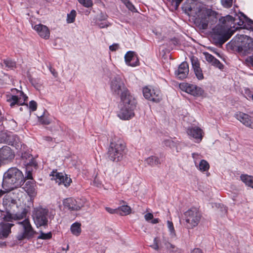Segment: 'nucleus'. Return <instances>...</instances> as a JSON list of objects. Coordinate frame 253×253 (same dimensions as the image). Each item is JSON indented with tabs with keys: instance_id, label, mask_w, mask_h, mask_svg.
Segmentation results:
<instances>
[{
	"instance_id": "nucleus-15",
	"label": "nucleus",
	"mask_w": 253,
	"mask_h": 253,
	"mask_svg": "<svg viewBox=\"0 0 253 253\" xmlns=\"http://www.w3.org/2000/svg\"><path fill=\"white\" fill-rule=\"evenodd\" d=\"M179 87L181 90L194 96H201L204 92L203 90L201 87L194 84L183 83L180 84Z\"/></svg>"
},
{
	"instance_id": "nucleus-16",
	"label": "nucleus",
	"mask_w": 253,
	"mask_h": 253,
	"mask_svg": "<svg viewBox=\"0 0 253 253\" xmlns=\"http://www.w3.org/2000/svg\"><path fill=\"white\" fill-rule=\"evenodd\" d=\"M10 191H6L5 190H0V198L5 194L3 198L2 204L4 207L6 209L8 208H11L15 206L16 204V200H15L12 196L14 195L13 193H10Z\"/></svg>"
},
{
	"instance_id": "nucleus-35",
	"label": "nucleus",
	"mask_w": 253,
	"mask_h": 253,
	"mask_svg": "<svg viewBox=\"0 0 253 253\" xmlns=\"http://www.w3.org/2000/svg\"><path fill=\"white\" fill-rule=\"evenodd\" d=\"M167 225H168V227L169 228V231L170 232V233H169L170 236L172 238L175 237L176 236V233H175V231L172 222L169 220L167 221Z\"/></svg>"
},
{
	"instance_id": "nucleus-9",
	"label": "nucleus",
	"mask_w": 253,
	"mask_h": 253,
	"mask_svg": "<svg viewBox=\"0 0 253 253\" xmlns=\"http://www.w3.org/2000/svg\"><path fill=\"white\" fill-rule=\"evenodd\" d=\"M11 92L13 95H7V101L9 103L11 107H13L15 105L20 106L25 104V101H27L28 97L23 91L12 88Z\"/></svg>"
},
{
	"instance_id": "nucleus-5",
	"label": "nucleus",
	"mask_w": 253,
	"mask_h": 253,
	"mask_svg": "<svg viewBox=\"0 0 253 253\" xmlns=\"http://www.w3.org/2000/svg\"><path fill=\"white\" fill-rule=\"evenodd\" d=\"M110 89L114 95H119L121 100H126V89L124 81L120 77L112 78L110 83Z\"/></svg>"
},
{
	"instance_id": "nucleus-58",
	"label": "nucleus",
	"mask_w": 253,
	"mask_h": 253,
	"mask_svg": "<svg viewBox=\"0 0 253 253\" xmlns=\"http://www.w3.org/2000/svg\"><path fill=\"white\" fill-rule=\"evenodd\" d=\"M98 25H99V27L101 28H103L107 26L106 24H104L103 23H100V24H99Z\"/></svg>"
},
{
	"instance_id": "nucleus-56",
	"label": "nucleus",
	"mask_w": 253,
	"mask_h": 253,
	"mask_svg": "<svg viewBox=\"0 0 253 253\" xmlns=\"http://www.w3.org/2000/svg\"><path fill=\"white\" fill-rule=\"evenodd\" d=\"M248 61L253 66V55L250 56L248 59Z\"/></svg>"
},
{
	"instance_id": "nucleus-41",
	"label": "nucleus",
	"mask_w": 253,
	"mask_h": 253,
	"mask_svg": "<svg viewBox=\"0 0 253 253\" xmlns=\"http://www.w3.org/2000/svg\"><path fill=\"white\" fill-rule=\"evenodd\" d=\"M204 55H205V57L206 60L209 63H212L213 60L215 58H214V56H213L211 54L208 53V52H204Z\"/></svg>"
},
{
	"instance_id": "nucleus-23",
	"label": "nucleus",
	"mask_w": 253,
	"mask_h": 253,
	"mask_svg": "<svg viewBox=\"0 0 253 253\" xmlns=\"http://www.w3.org/2000/svg\"><path fill=\"white\" fill-rule=\"evenodd\" d=\"M27 212V211L26 209H23L21 212H17L13 215L7 213L6 215H4L3 218L4 220L7 221H11L12 219L20 220L26 217Z\"/></svg>"
},
{
	"instance_id": "nucleus-24",
	"label": "nucleus",
	"mask_w": 253,
	"mask_h": 253,
	"mask_svg": "<svg viewBox=\"0 0 253 253\" xmlns=\"http://www.w3.org/2000/svg\"><path fill=\"white\" fill-rule=\"evenodd\" d=\"M12 224L2 222L0 224V239L6 238L10 232Z\"/></svg>"
},
{
	"instance_id": "nucleus-45",
	"label": "nucleus",
	"mask_w": 253,
	"mask_h": 253,
	"mask_svg": "<svg viewBox=\"0 0 253 253\" xmlns=\"http://www.w3.org/2000/svg\"><path fill=\"white\" fill-rule=\"evenodd\" d=\"M159 242L158 238H155L154 240V244L151 246V247L155 250H158L159 249Z\"/></svg>"
},
{
	"instance_id": "nucleus-42",
	"label": "nucleus",
	"mask_w": 253,
	"mask_h": 253,
	"mask_svg": "<svg viewBox=\"0 0 253 253\" xmlns=\"http://www.w3.org/2000/svg\"><path fill=\"white\" fill-rule=\"evenodd\" d=\"M222 5L225 7H230L232 6L233 0H221Z\"/></svg>"
},
{
	"instance_id": "nucleus-40",
	"label": "nucleus",
	"mask_w": 253,
	"mask_h": 253,
	"mask_svg": "<svg viewBox=\"0 0 253 253\" xmlns=\"http://www.w3.org/2000/svg\"><path fill=\"white\" fill-rule=\"evenodd\" d=\"M163 144L165 146L169 147L170 148L173 147L175 145V143L170 139L164 140L163 141Z\"/></svg>"
},
{
	"instance_id": "nucleus-6",
	"label": "nucleus",
	"mask_w": 253,
	"mask_h": 253,
	"mask_svg": "<svg viewBox=\"0 0 253 253\" xmlns=\"http://www.w3.org/2000/svg\"><path fill=\"white\" fill-rule=\"evenodd\" d=\"M48 210L47 209L39 207L34 209L33 219L37 228L45 227L48 223Z\"/></svg>"
},
{
	"instance_id": "nucleus-60",
	"label": "nucleus",
	"mask_w": 253,
	"mask_h": 253,
	"mask_svg": "<svg viewBox=\"0 0 253 253\" xmlns=\"http://www.w3.org/2000/svg\"><path fill=\"white\" fill-rule=\"evenodd\" d=\"M4 85L3 81L0 79V86L1 87Z\"/></svg>"
},
{
	"instance_id": "nucleus-10",
	"label": "nucleus",
	"mask_w": 253,
	"mask_h": 253,
	"mask_svg": "<svg viewBox=\"0 0 253 253\" xmlns=\"http://www.w3.org/2000/svg\"><path fill=\"white\" fill-rule=\"evenodd\" d=\"M86 204L85 199H75L72 198H69L63 201V205L64 208L70 211H78L83 207H84Z\"/></svg>"
},
{
	"instance_id": "nucleus-13",
	"label": "nucleus",
	"mask_w": 253,
	"mask_h": 253,
	"mask_svg": "<svg viewBox=\"0 0 253 253\" xmlns=\"http://www.w3.org/2000/svg\"><path fill=\"white\" fill-rule=\"evenodd\" d=\"M50 175L52 176L51 179H54L58 185L63 184L66 187L69 186L72 182L70 177L62 172H57L53 171Z\"/></svg>"
},
{
	"instance_id": "nucleus-1",
	"label": "nucleus",
	"mask_w": 253,
	"mask_h": 253,
	"mask_svg": "<svg viewBox=\"0 0 253 253\" xmlns=\"http://www.w3.org/2000/svg\"><path fill=\"white\" fill-rule=\"evenodd\" d=\"M182 8L189 15L195 17V23L200 29H207L215 23L218 19V13L197 0H187Z\"/></svg>"
},
{
	"instance_id": "nucleus-27",
	"label": "nucleus",
	"mask_w": 253,
	"mask_h": 253,
	"mask_svg": "<svg viewBox=\"0 0 253 253\" xmlns=\"http://www.w3.org/2000/svg\"><path fill=\"white\" fill-rule=\"evenodd\" d=\"M139 65V60L137 54L134 51H127V65L135 67Z\"/></svg>"
},
{
	"instance_id": "nucleus-29",
	"label": "nucleus",
	"mask_w": 253,
	"mask_h": 253,
	"mask_svg": "<svg viewBox=\"0 0 253 253\" xmlns=\"http://www.w3.org/2000/svg\"><path fill=\"white\" fill-rule=\"evenodd\" d=\"M105 209L109 213L111 214L117 213L122 216L126 215V205H125L115 209L109 207H106Z\"/></svg>"
},
{
	"instance_id": "nucleus-32",
	"label": "nucleus",
	"mask_w": 253,
	"mask_h": 253,
	"mask_svg": "<svg viewBox=\"0 0 253 253\" xmlns=\"http://www.w3.org/2000/svg\"><path fill=\"white\" fill-rule=\"evenodd\" d=\"M198 169L201 171H208L210 168V165L208 162L205 160H201L200 163L196 166Z\"/></svg>"
},
{
	"instance_id": "nucleus-12",
	"label": "nucleus",
	"mask_w": 253,
	"mask_h": 253,
	"mask_svg": "<svg viewBox=\"0 0 253 253\" xmlns=\"http://www.w3.org/2000/svg\"><path fill=\"white\" fill-rule=\"evenodd\" d=\"M238 42L240 43L239 49L245 52H249L253 49V40L251 37L241 35L238 36Z\"/></svg>"
},
{
	"instance_id": "nucleus-11",
	"label": "nucleus",
	"mask_w": 253,
	"mask_h": 253,
	"mask_svg": "<svg viewBox=\"0 0 253 253\" xmlns=\"http://www.w3.org/2000/svg\"><path fill=\"white\" fill-rule=\"evenodd\" d=\"M143 94L146 99L154 102H159L162 99L160 90L150 86L144 87Z\"/></svg>"
},
{
	"instance_id": "nucleus-51",
	"label": "nucleus",
	"mask_w": 253,
	"mask_h": 253,
	"mask_svg": "<svg viewBox=\"0 0 253 253\" xmlns=\"http://www.w3.org/2000/svg\"><path fill=\"white\" fill-rule=\"evenodd\" d=\"M199 155L197 153H193L192 154V157L194 160V163L196 166H197V160H198Z\"/></svg>"
},
{
	"instance_id": "nucleus-26",
	"label": "nucleus",
	"mask_w": 253,
	"mask_h": 253,
	"mask_svg": "<svg viewBox=\"0 0 253 253\" xmlns=\"http://www.w3.org/2000/svg\"><path fill=\"white\" fill-rule=\"evenodd\" d=\"M3 141L9 145H12L16 147H18L21 142L18 136L14 134L7 135L6 138L3 140Z\"/></svg>"
},
{
	"instance_id": "nucleus-3",
	"label": "nucleus",
	"mask_w": 253,
	"mask_h": 253,
	"mask_svg": "<svg viewBox=\"0 0 253 253\" xmlns=\"http://www.w3.org/2000/svg\"><path fill=\"white\" fill-rule=\"evenodd\" d=\"M25 181L23 173L16 168L9 169L3 174L2 186L6 191L21 187Z\"/></svg>"
},
{
	"instance_id": "nucleus-17",
	"label": "nucleus",
	"mask_w": 253,
	"mask_h": 253,
	"mask_svg": "<svg viewBox=\"0 0 253 253\" xmlns=\"http://www.w3.org/2000/svg\"><path fill=\"white\" fill-rule=\"evenodd\" d=\"M187 134L190 137L195 139L196 142H200L202 140L204 131L198 126H192L187 129Z\"/></svg>"
},
{
	"instance_id": "nucleus-57",
	"label": "nucleus",
	"mask_w": 253,
	"mask_h": 253,
	"mask_svg": "<svg viewBox=\"0 0 253 253\" xmlns=\"http://www.w3.org/2000/svg\"><path fill=\"white\" fill-rule=\"evenodd\" d=\"M44 139L47 141H51L52 140V138L49 136L45 137Z\"/></svg>"
},
{
	"instance_id": "nucleus-47",
	"label": "nucleus",
	"mask_w": 253,
	"mask_h": 253,
	"mask_svg": "<svg viewBox=\"0 0 253 253\" xmlns=\"http://www.w3.org/2000/svg\"><path fill=\"white\" fill-rule=\"evenodd\" d=\"M144 218L146 221H149L153 218V215L151 213H147L145 214Z\"/></svg>"
},
{
	"instance_id": "nucleus-8",
	"label": "nucleus",
	"mask_w": 253,
	"mask_h": 253,
	"mask_svg": "<svg viewBox=\"0 0 253 253\" xmlns=\"http://www.w3.org/2000/svg\"><path fill=\"white\" fill-rule=\"evenodd\" d=\"M18 223L21 226L23 231L17 236V239L18 240H22L24 239H30L37 233L28 219H25L22 221L18 222Z\"/></svg>"
},
{
	"instance_id": "nucleus-18",
	"label": "nucleus",
	"mask_w": 253,
	"mask_h": 253,
	"mask_svg": "<svg viewBox=\"0 0 253 253\" xmlns=\"http://www.w3.org/2000/svg\"><path fill=\"white\" fill-rule=\"evenodd\" d=\"M236 118L248 127L253 128V117L243 112L235 114Z\"/></svg>"
},
{
	"instance_id": "nucleus-59",
	"label": "nucleus",
	"mask_w": 253,
	"mask_h": 253,
	"mask_svg": "<svg viewBox=\"0 0 253 253\" xmlns=\"http://www.w3.org/2000/svg\"><path fill=\"white\" fill-rule=\"evenodd\" d=\"M130 213H131V208L127 206V214H130Z\"/></svg>"
},
{
	"instance_id": "nucleus-49",
	"label": "nucleus",
	"mask_w": 253,
	"mask_h": 253,
	"mask_svg": "<svg viewBox=\"0 0 253 253\" xmlns=\"http://www.w3.org/2000/svg\"><path fill=\"white\" fill-rule=\"evenodd\" d=\"M127 9H128L129 10L132 11V12H136L137 11L135 9V8L134 6L129 1H127Z\"/></svg>"
},
{
	"instance_id": "nucleus-25",
	"label": "nucleus",
	"mask_w": 253,
	"mask_h": 253,
	"mask_svg": "<svg viewBox=\"0 0 253 253\" xmlns=\"http://www.w3.org/2000/svg\"><path fill=\"white\" fill-rule=\"evenodd\" d=\"M24 188L30 197H35L36 196V184L34 181H28L26 182Z\"/></svg>"
},
{
	"instance_id": "nucleus-53",
	"label": "nucleus",
	"mask_w": 253,
	"mask_h": 253,
	"mask_svg": "<svg viewBox=\"0 0 253 253\" xmlns=\"http://www.w3.org/2000/svg\"><path fill=\"white\" fill-rule=\"evenodd\" d=\"M173 2H175V6L176 8H177L180 3L182 2L183 0H172Z\"/></svg>"
},
{
	"instance_id": "nucleus-61",
	"label": "nucleus",
	"mask_w": 253,
	"mask_h": 253,
	"mask_svg": "<svg viewBox=\"0 0 253 253\" xmlns=\"http://www.w3.org/2000/svg\"><path fill=\"white\" fill-rule=\"evenodd\" d=\"M126 58H127L126 53L124 55V59H125V61L126 62Z\"/></svg>"
},
{
	"instance_id": "nucleus-48",
	"label": "nucleus",
	"mask_w": 253,
	"mask_h": 253,
	"mask_svg": "<svg viewBox=\"0 0 253 253\" xmlns=\"http://www.w3.org/2000/svg\"><path fill=\"white\" fill-rule=\"evenodd\" d=\"M219 207H220V211L221 212V215H224L227 211L226 207H224L223 205L221 206L219 205Z\"/></svg>"
},
{
	"instance_id": "nucleus-14",
	"label": "nucleus",
	"mask_w": 253,
	"mask_h": 253,
	"mask_svg": "<svg viewBox=\"0 0 253 253\" xmlns=\"http://www.w3.org/2000/svg\"><path fill=\"white\" fill-rule=\"evenodd\" d=\"M14 152L7 146L0 148V165L1 163H7L14 158Z\"/></svg>"
},
{
	"instance_id": "nucleus-33",
	"label": "nucleus",
	"mask_w": 253,
	"mask_h": 253,
	"mask_svg": "<svg viewBox=\"0 0 253 253\" xmlns=\"http://www.w3.org/2000/svg\"><path fill=\"white\" fill-rule=\"evenodd\" d=\"M2 66L7 69H14L16 68V63L9 59L4 60Z\"/></svg>"
},
{
	"instance_id": "nucleus-22",
	"label": "nucleus",
	"mask_w": 253,
	"mask_h": 253,
	"mask_svg": "<svg viewBox=\"0 0 253 253\" xmlns=\"http://www.w3.org/2000/svg\"><path fill=\"white\" fill-rule=\"evenodd\" d=\"M33 29L36 31L41 37L45 39L49 38L50 32L46 26L42 24L36 25L33 27Z\"/></svg>"
},
{
	"instance_id": "nucleus-31",
	"label": "nucleus",
	"mask_w": 253,
	"mask_h": 253,
	"mask_svg": "<svg viewBox=\"0 0 253 253\" xmlns=\"http://www.w3.org/2000/svg\"><path fill=\"white\" fill-rule=\"evenodd\" d=\"M81 224L78 222H75L73 223L70 228L72 233L76 236H78L81 233Z\"/></svg>"
},
{
	"instance_id": "nucleus-19",
	"label": "nucleus",
	"mask_w": 253,
	"mask_h": 253,
	"mask_svg": "<svg viewBox=\"0 0 253 253\" xmlns=\"http://www.w3.org/2000/svg\"><path fill=\"white\" fill-rule=\"evenodd\" d=\"M137 102L135 98L127 93V120L134 117L133 111L136 107Z\"/></svg>"
},
{
	"instance_id": "nucleus-2",
	"label": "nucleus",
	"mask_w": 253,
	"mask_h": 253,
	"mask_svg": "<svg viewBox=\"0 0 253 253\" xmlns=\"http://www.w3.org/2000/svg\"><path fill=\"white\" fill-rule=\"evenodd\" d=\"M222 24L221 29H214V32L220 36L222 43L227 41L233 33L239 28L251 29L253 31V21L242 13L236 15L234 17L227 15L219 19Z\"/></svg>"
},
{
	"instance_id": "nucleus-36",
	"label": "nucleus",
	"mask_w": 253,
	"mask_h": 253,
	"mask_svg": "<svg viewBox=\"0 0 253 253\" xmlns=\"http://www.w3.org/2000/svg\"><path fill=\"white\" fill-rule=\"evenodd\" d=\"M76 16V12L75 10H72L71 12L67 15V21L68 23H71L74 22Z\"/></svg>"
},
{
	"instance_id": "nucleus-54",
	"label": "nucleus",
	"mask_w": 253,
	"mask_h": 253,
	"mask_svg": "<svg viewBox=\"0 0 253 253\" xmlns=\"http://www.w3.org/2000/svg\"><path fill=\"white\" fill-rule=\"evenodd\" d=\"M191 253H203V252L201 249L195 248L192 250Z\"/></svg>"
},
{
	"instance_id": "nucleus-44",
	"label": "nucleus",
	"mask_w": 253,
	"mask_h": 253,
	"mask_svg": "<svg viewBox=\"0 0 253 253\" xmlns=\"http://www.w3.org/2000/svg\"><path fill=\"white\" fill-rule=\"evenodd\" d=\"M211 65L218 68L219 69H222L223 67V65L216 58L214 59Z\"/></svg>"
},
{
	"instance_id": "nucleus-7",
	"label": "nucleus",
	"mask_w": 253,
	"mask_h": 253,
	"mask_svg": "<svg viewBox=\"0 0 253 253\" xmlns=\"http://www.w3.org/2000/svg\"><path fill=\"white\" fill-rule=\"evenodd\" d=\"M184 217L187 228L192 229L199 224L201 214L197 209L191 208L184 213Z\"/></svg>"
},
{
	"instance_id": "nucleus-28",
	"label": "nucleus",
	"mask_w": 253,
	"mask_h": 253,
	"mask_svg": "<svg viewBox=\"0 0 253 253\" xmlns=\"http://www.w3.org/2000/svg\"><path fill=\"white\" fill-rule=\"evenodd\" d=\"M118 117L122 120H126V106L125 100L122 101L119 105V110L117 112Z\"/></svg>"
},
{
	"instance_id": "nucleus-34",
	"label": "nucleus",
	"mask_w": 253,
	"mask_h": 253,
	"mask_svg": "<svg viewBox=\"0 0 253 253\" xmlns=\"http://www.w3.org/2000/svg\"><path fill=\"white\" fill-rule=\"evenodd\" d=\"M146 163L150 166L157 165L160 163L159 159L155 156H151L145 160Z\"/></svg>"
},
{
	"instance_id": "nucleus-62",
	"label": "nucleus",
	"mask_w": 253,
	"mask_h": 253,
	"mask_svg": "<svg viewBox=\"0 0 253 253\" xmlns=\"http://www.w3.org/2000/svg\"><path fill=\"white\" fill-rule=\"evenodd\" d=\"M252 99H253V95H252Z\"/></svg>"
},
{
	"instance_id": "nucleus-46",
	"label": "nucleus",
	"mask_w": 253,
	"mask_h": 253,
	"mask_svg": "<svg viewBox=\"0 0 253 253\" xmlns=\"http://www.w3.org/2000/svg\"><path fill=\"white\" fill-rule=\"evenodd\" d=\"M119 48V45L117 43H114L109 46V49L112 51H115Z\"/></svg>"
},
{
	"instance_id": "nucleus-43",
	"label": "nucleus",
	"mask_w": 253,
	"mask_h": 253,
	"mask_svg": "<svg viewBox=\"0 0 253 253\" xmlns=\"http://www.w3.org/2000/svg\"><path fill=\"white\" fill-rule=\"evenodd\" d=\"M29 107L32 111H36L37 108V104L36 102L34 100L31 101L29 102Z\"/></svg>"
},
{
	"instance_id": "nucleus-52",
	"label": "nucleus",
	"mask_w": 253,
	"mask_h": 253,
	"mask_svg": "<svg viewBox=\"0 0 253 253\" xmlns=\"http://www.w3.org/2000/svg\"><path fill=\"white\" fill-rule=\"evenodd\" d=\"M48 68L51 73L53 76L56 77L57 76V73L55 71V69L52 68L51 66H49Z\"/></svg>"
},
{
	"instance_id": "nucleus-50",
	"label": "nucleus",
	"mask_w": 253,
	"mask_h": 253,
	"mask_svg": "<svg viewBox=\"0 0 253 253\" xmlns=\"http://www.w3.org/2000/svg\"><path fill=\"white\" fill-rule=\"evenodd\" d=\"M24 178H26L28 179H32V172L30 170H26V176Z\"/></svg>"
},
{
	"instance_id": "nucleus-30",
	"label": "nucleus",
	"mask_w": 253,
	"mask_h": 253,
	"mask_svg": "<svg viewBox=\"0 0 253 253\" xmlns=\"http://www.w3.org/2000/svg\"><path fill=\"white\" fill-rule=\"evenodd\" d=\"M241 180L247 185L253 188V176L247 174H242Z\"/></svg>"
},
{
	"instance_id": "nucleus-21",
	"label": "nucleus",
	"mask_w": 253,
	"mask_h": 253,
	"mask_svg": "<svg viewBox=\"0 0 253 253\" xmlns=\"http://www.w3.org/2000/svg\"><path fill=\"white\" fill-rule=\"evenodd\" d=\"M191 61L195 74L198 80H201L204 79V75L202 70L200 66V63L198 58L194 56L191 57Z\"/></svg>"
},
{
	"instance_id": "nucleus-55",
	"label": "nucleus",
	"mask_w": 253,
	"mask_h": 253,
	"mask_svg": "<svg viewBox=\"0 0 253 253\" xmlns=\"http://www.w3.org/2000/svg\"><path fill=\"white\" fill-rule=\"evenodd\" d=\"M159 219L158 218L152 219L151 221V222L152 224H156V223H159Z\"/></svg>"
},
{
	"instance_id": "nucleus-37",
	"label": "nucleus",
	"mask_w": 253,
	"mask_h": 253,
	"mask_svg": "<svg viewBox=\"0 0 253 253\" xmlns=\"http://www.w3.org/2000/svg\"><path fill=\"white\" fill-rule=\"evenodd\" d=\"M52 237V234L50 232L44 233L42 231H41L40 235L38 236V239L47 240L49 239Z\"/></svg>"
},
{
	"instance_id": "nucleus-20",
	"label": "nucleus",
	"mask_w": 253,
	"mask_h": 253,
	"mask_svg": "<svg viewBox=\"0 0 253 253\" xmlns=\"http://www.w3.org/2000/svg\"><path fill=\"white\" fill-rule=\"evenodd\" d=\"M189 73L188 64L186 62H182L178 67V69L175 71V75L179 79L186 78Z\"/></svg>"
},
{
	"instance_id": "nucleus-39",
	"label": "nucleus",
	"mask_w": 253,
	"mask_h": 253,
	"mask_svg": "<svg viewBox=\"0 0 253 253\" xmlns=\"http://www.w3.org/2000/svg\"><path fill=\"white\" fill-rule=\"evenodd\" d=\"M78 1L85 7H90L93 5L92 0H78Z\"/></svg>"
},
{
	"instance_id": "nucleus-38",
	"label": "nucleus",
	"mask_w": 253,
	"mask_h": 253,
	"mask_svg": "<svg viewBox=\"0 0 253 253\" xmlns=\"http://www.w3.org/2000/svg\"><path fill=\"white\" fill-rule=\"evenodd\" d=\"M38 121L42 125H49L50 123V121L49 120V119L47 117H46L43 115H42L40 117H39Z\"/></svg>"
},
{
	"instance_id": "nucleus-4",
	"label": "nucleus",
	"mask_w": 253,
	"mask_h": 253,
	"mask_svg": "<svg viewBox=\"0 0 253 253\" xmlns=\"http://www.w3.org/2000/svg\"><path fill=\"white\" fill-rule=\"evenodd\" d=\"M125 148V144L121 139L113 140L108 148L107 156L113 161H119L122 157V152Z\"/></svg>"
}]
</instances>
